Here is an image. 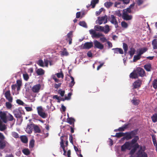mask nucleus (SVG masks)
Instances as JSON below:
<instances>
[{"mask_svg": "<svg viewBox=\"0 0 157 157\" xmlns=\"http://www.w3.org/2000/svg\"><path fill=\"white\" fill-rule=\"evenodd\" d=\"M7 142L4 140H0V149H4L6 146Z\"/></svg>", "mask_w": 157, "mask_h": 157, "instance_id": "obj_22", "label": "nucleus"}, {"mask_svg": "<svg viewBox=\"0 0 157 157\" xmlns=\"http://www.w3.org/2000/svg\"><path fill=\"white\" fill-rule=\"evenodd\" d=\"M41 87L40 85L39 84L34 86L32 89V91L34 93H37L39 91Z\"/></svg>", "mask_w": 157, "mask_h": 157, "instance_id": "obj_10", "label": "nucleus"}, {"mask_svg": "<svg viewBox=\"0 0 157 157\" xmlns=\"http://www.w3.org/2000/svg\"><path fill=\"white\" fill-rule=\"evenodd\" d=\"M115 15L118 16L119 17H120L121 16L120 11V10H117L115 11Z\"/></svg>", "mask_w": 157, "mask_h": 157, "instance_id": "obj_64", "label": "nucleus"}, {"mask_svg": "<svg viewBox=\"0 0 157 157\" xmlns=\"http://www.w3.org/2000/svg\"><path fill=\"white\" fill-rule=\"evenodd\" d=\"M122 17L124 20L126 21L130 20L132 18V16L131 15H128V13H126V12H123Z\"/></svg>", "mask_w": 157, "mask_h": 157, "instance_id": "obj_16", "label": "nucleus"}, {"mask_svg": "<svg viewBox=\"0 0 157 157\" xmlns=\"http://www.w3.org/2000/svg\"><path fill=\"white\" fill-rule=\"evenodd\" d=\"M16 102L17 104L20 105H23L24 104L23 102L20 99H17L16 100Z\"/></svg>", "mask_w": 157, "mask_h": 157, "instance_id": "obj_58", "label": "nucleus"}, {"mask_svg": "<svg viewBox=\"0 0 157 157\" xmlns=\"http://www.w3.org/2000/svg\"><path fill=\"white\" fill-rule=\"evenodd\" d=\"M22 151L24 154L26 155H30L31 153L30 151L28 148L23 149L22 150Z\"/></svg>", "mask_w": 157, "mask_h": 157, "instance_id": "obj_30", "label": "nucleus"}, {"mask_svg": "<svg viewBox=\"0 0 157 157\" xmlns=\"http://www.w3.org/2000/svg\"><path fill=\"white\" fill-rule=\"evenodd\" d=\"M93 47L92 42H87L85 43L83 45L84 49H89Z\"/></svg>", "mask_w": 157, "mask_h": 157, "instance_id": "obj_18", "label": "nucleus"}, {"mask_svg": "<svg viewBox=\"0 0 157 157\" xmlns=\"http://www.w3.org/2000/svg\"><path fill=\"white\" fill-rule=\"evenodd\" d=\"M123 48L124 50L125 54H126L127 51L128 50V46L127 44L124 43H123Z\"/></svg>", "mask_w": 157, "mask_h": 157, "instance_id": "obj_40", "label": "nucleus"}, {"mask_svg": "<svg viewBox=\"0 0 157 157\" xmlns=\"http://www.w3.org/2000/svg\"><path fill=\"white\" fill-rule=\"evenodd\" d=\"M140 147V145H139L138 143H136L135 144H134V145L132 146L133 148L132 149L136 150H137V149L139 148Z\"/></svg>", "mask_w": 157, "mask_h": 157, "instance_id": "obj_53", "label": "nucleus"}, {"mask_svg": "<svg viewBox=\"0 0 157 157\" xmlns=\"http://www.w3.org/2000/svg\"><path fill=\"white\" fill-rule=\"evenodd\" d=\"M12 102H10L9 101L6 102V106L8 109H10L12 107Z\"/></svg>", "mask_w": 157, "mask_h": 157, "instance_id": "obj_50", "label": "nucleus"}, {"mask_svg": "<svg viewBox=\"0 0 157 157\" xmlns=\"http://www.w3.org/2000/svg\"><path fill=\"white\" fill-rule=\"evenodd\" d=\"M108 20L112 24L115 25V27L116 28L118 27V25L116 18V17L114 15H111L109 17Z\"/></svg>", "mask_w": 157, "mask_h": 157, "instance_id": "obj_4", "label": "nucleus"}, {"mask_svg": "<svg viewBox=\"0 0 157 157\" xmlns=\"http://www.w3.org/2000/svg\"><path fill=\"white\" fill-rule=\"evenodd\" d=\"M34 130L35 133H40L41 130L39 127L37 125L34 124Z\"/></svg>", "mask_w": 157, "mask_h": 157, "instance_id": "obj_39", "label": "nucleus"}, {"mask_svg": "<svg viewBox=\"0 0 157 157\" xmlns=\"http://www.w3.org/2000/svg\"><path fill=\"white\" fill-rule=\"evenodd\" d=\"M12 136L15 138H17L19 137V134L17 132H12Z\"/></svg>", "mask_w": 157, "mask_h": 157, "instance_id": "obj_54", "label": "nucleus"}, {"mask_svg": "<svg viewBox=\"0 0 157 157\" xmlns=\"http://www.w3.org/2000/svg\"><path fill=\"white\" fill-rule=\"evenodd\" d=\"M135 71L140 76L144 77L146 76L145 71L143 68L140 67L137 68Z\"/></svg>", "mask_w": 157, "mask_h": 157, "instance_id": "obj_5", "label": "nucleus"}, {"mask_svg": "<svg viewBox=\"0 0 157 157\" xmlns=\"http://www.w3.org/2000/svg\"><path fill=\"white\" fill-rule=\"evenodd\" d=\"M94 48H98L100 50H102L104 48V45L100 42L95 40L94 41Z\"/></svg>", "mask_w": 157, "mask_h": 157, "instance_id": "obj_8", "label": "nucleus"}, {"mask_svg": "<svg viewBox=\"0 0 157 157\" xmlns=\"http://www.w3.org/2000/svg\"><path fill=\"white\" fill-rule=\"evenodd\" d=\"M98 18L97 21H98V23L99 25H101L103 23L105 24L107 22L108 17L106 15L100 17H99Z\"/></svg>", "mask_w": 157, "mask_h": 157, "instance_id": "obj_6", "label": "nucleus"}, {"mask_svg": "<svg viewBox=\"0 0 157 157\" xmlns=\"http://www.w3.org/2000/svg\"><path fill=\"white\" fill-rule=\"evenodd\" d=\"M152 45L154 49H157V40L156 39H154L152 41Z\"/></svg>", "mask_w": 157, "mask_h": 157, "instance_id": "obj_41", "label": "nucleus"}, {"mask_svg": "<svg viewBox=\"0 0 157 157\" xmlns=\"http://www.w3.org/2000/svg\"><path fill=\"white\" fill-rule=\"evenodd\" d=\"M143 2L144 1L143 0H137L136 1L137 4L138 6L141 5Z\"/></svg>", "mask_w": 157, "mask_h": 157, "instance_id": "obj_63", "label": "nucleus"}, {"mask_svg": "<svg viewBox=\"0 0 157 157\" xmlns=\"http://www.w3.org/2000/svg\"><path fill=\"white\" fill-rule=\"evenodd\" d=\"M121 25L122 28L125 29L127 28L128 26V24L124 21L121 22Z\"/></svg>", "mask_w": 157, "mask_h": 157, "instance_id": "obj_49", "label": "nucleus"}, {"mask_svg": "<svg viewBox=\"0 0 157 157\" xmlns=\"http://www.w3.org/2000/svg\"><path fill=\"white\" fill-rule=\"evenodd\" d=\"M34 124L32 123L28 124L26 128V132L29 134L31 133L32 131L33 128H34Z\"/></svg>", "mask_w": 157, "mask_h": 157, "instance_id": "obj_11", "label": "nucleus"}, {"mask_svg": "<svg viewBox=\"0 0 157 157\" xmlns=\"http://www.w3.org/2000/svg\"><path fill=\"white\" fill-rule=\"evenodd\" d=\"M37 64L40 66L41 67H44V62L42 59H39L38 60Z\"/></svg>", "mask_w": 157, "mask_h": 157, "instance_id": "obj_52", "label": "nucleus"}, {"mask_svg": "<svg viewBox=\"0 0 157 157\" xmlns=\"http://www.w3.org/2000/svg\"><path fill=\"white\" fill-rule=\"evenodd\" d=\"M4 95L6 99L10 102H13V98L11 96L10 90H9L6 91L4 93Z\"/></svg>", "mask_w": 157, "mask_h": 157, "instance_id": "obj_7", "label": "nucleus"}, {"mask_svg": "<svg viewBox=\"0 0 157 157\" xmlns=\"http://www.w3.org/2000/svg\"><path fill=\"white\" fill-rule=\"evenodd\" d=\"M145 70L147 71H150L151 69V65L150 63L145 65L144 67Z\"/></svg>", "mask_w": 157, "mask_h": 157, "instance_id": "obj_27", "label": "nucleus"}, {"mask_svg": "<svg viewBox=\"0 0 157 157\" xmlns=\"http://www.w3.org/2000/svg\"><path fill=\"white\" fill-rule=\"evenodd\" d=\"M68 55V53L66 49H64L62 53V55L64 56H67Z\"/></svg>", "mask_w": 157, "mask_h": 157, "instance_id": "obj_60", "label": "nucleus"}, {"mask_svg": "<svg viewBox=\"0 0 157 157\" xmlns=\"http://www.w3.org/2000/svg\"><path fill=\"white\" fill-rule=\"evenodd\" d=\"M95 30L97 31H104V27L99 25H96L94 27Z\"/></svg>", "mask_w": 157, "mask_h": 157, "instance_id": "obj_23", "label": "nucleus"}, {"mask_svg": "<svg viewBox=\"0 0 157 157\" xmlns=\"http://www.w3.org/2000/svg\"><path fill=\"white\" fill-rule=\"evenodd\" d=\"M38 114L43 118H45L47 117V115L44 112V110L41 106H38L37 108Z\"/></svg>", "mask_w": 157, "mask_h": 157, "instance_id": "obj_3", "label": "nucleus"}, {"mask_svg": "<svg viewBox=\"0 0 157 157\" xmlns=\"http://www.w3.org/2000/svg\"><path fill=\"white\" fill-rule=\"evenodd\" d=\"M103 10V8H101V9H99V11H96V16H98L99 14H100L101 12Z\"/></svg>", "mask_w": 157, "mask_h": 157, "instance_id": "obj_61", "label": "nucleus"}, {"mask_svg": "<svg viewBox=\"0 0 157 157\" xmlns=\"http://www.w3.org/2000/svg\"><path fill=\"white\" fill-rule=\"evenodd\" d=\"M138 131V129H137L131 132H125V134H127L126 137L128 138L129 140L132 139L133 137H134L135 136H137Z\"/></svg>", "mask_w": 157, "mask_h": 157, "instance_id": "obj_1", "label": "nucleus"}, {"mask_svg": "<svg viewBox=\"0 0 157 157\" xmlns=\"http://www.w3.org/2000/svg\"><path fill=\"white\" fill-rule=\"evenodd\" d=\"M113 4V3L111 2H107L105 3V6L107 8L110 7Z\"/></svg>", "mask_w": 157, "mask_h": 157, "instance_id": "obj_45", "label": "nucleus"}, {"mask_svg": "<svg viewBox=\"0 0 157 157\" xmlns=\"http://www.w3.org/2000/svg\"><path fill=\"white\" fill-rule=\"evenodd\" d=\"M21 142L24 144H27L28 142V139L27 137L25 135L21 136L20 137Z\"/></svg>", "mask_w": 157, "mask_h": 157, "instance_id": "obj_19", "label": "nucleus"}, {"mask_svg": "<svg viewBox=\"0 0 157 157\" xmlns=\"http://www.w3.org/2000/svg\"><path fill=\"white\" fill-rule=\"evenodd\" d=\"M23 77L24 79L26 81H27L29 78L28 75L27 73L24 74H23Z\"/></svg>", "mask_w": 157, "mask_h": 157, "instance_id": "obj_55", "label": "nucleus"}, {"mask_svg": "<svg viewBox=\"0 0 157 157\" xmlns=\"http://www.w3.org/2000/svg\"><path fill=\"white\" fill-rule=\"evenodd\" d=\"M68 136L67 135H63L62 136H61L60 137V139L61 142L62 140L63 142V144H64V142L65 141V147H67L68 146V141L67 140Z\"/></svg>", "mask_w": 157, "mask_h": 157, "instance_id": "obj_9", "label": "nucleus"}, {"mask_svg": "<svg viewBox=\"0 0 157 157\" xmlns=\"http://www.w3.org/2000/svg\"><path fill=\"white\" fill-rule=\"evenodd\" d=\"M79 25L84 27L86 28L87 27V24L84 21H80L79 23Z\"/></svg>", "mask_w": 157, "mask_h": 157, "instance_id": "obj_51", "label": "nucleus"}, {"mask_svg": "<svg viewBox=\"0 0 157 157\" xmlns=\"http://www.w3.org/2000/svg\"><path fill=\"white\" fill-rule=\"evenodd\" d=\"M56 75L58 78H63L64 77V75L62 71H61L60 72L56 73Z\"/></svg>", "mask_w": 157, "mask_h": 157, "instance_id": "obj_47", "label": "nucleus"}, {"mask_svg": "<svg viewBox=\"0 0 157 157\" xmlns=\"http://www.w3.org/2000/svg\"><path fill=\"white\" fill-rule=\"evenodd\" d=\"M67 122L70 124H73V127H74V122L75 121V119L72 117L68 118L67 119Z\"/></svg>", "mask_w": 157, "mask_h": 157, "instance_id": "obj_26", "label": "nucleus"}, {"mask_svg": "<svg viewBox=\"0 0 157 157\" xmlns=\"http://www.w3.org/2000/svg\"><path fill=\"white\" fill-rule=\"evenodd\" d=\"M129 77L132 79H136L138 78L137 73L136 72L135 70H134L129 75Z\"/></svg>", "mask_w": 157, "mask_h": 157, "instance_id": "obj_21", "label": "nucleus"}, {"mask_svg": "<svg viewBox=\"0 0 157 157\" xmlns=\"http://www.w3.org/2000/svg\"><path fill=\"white\" fill-rule=\"evenodd\" d=\"M90 34L91 35L93 38H99L101 36H104V35L102 33H96V31L93 29H91L89 30Z\"/></svg>", "mask_w": 157, "mask_h": 157, "instance_id": "obj_2", "label": "nucleus"}, {"mask_svg": "<svg viewBox=\"0 0 157 157\" xmlns=\"http://www.w3.org/2000/svg\"><path fill=\"white\" fill-rule=\"evenodd\" d=\"M152 138V141L153 142V144H154V143H155L156 142V139L155 136V135L152 134L151 135Z\"/></svg>", "mask_w": 157, "mask_h": 157, "instance_id": "obj_62", "label": "nucleus"}, {"mask_svg": "<svg viewBox=\"0 0 157 157\" xmlns=\"http://www.w3.org/2000/svg\"><path fill=\"white\" fill-rule=\"evenodd\" d=\"M0 117L5 123L7 122L6 115V113L2 111L0 112Z\"/></svg>", "mask_w": 157, "mask_h": 157, "instance_id": "obj_14", "label": "nucleus"}, {"mask_svg": "<svg viewBox=\"0 0 157 157\" xmlns=\"http://www.w3.org/2000/svg\"><path fill=\"white\" fill-rule=\"evenodd\" d=\"M110 31V29L109 26L108 25H106L105 26V29L104 28V31L103 32H104V33L105 34L107 33Z\"/></svg>", "mask_w": 157, "mask_h": 157, "instance_id": "obj_44", "label": "nucleus"}, {"mask_svg": "<svg viewBox=\"0 0 157 157\" xmlns=\"http://www.w3.org/2000/svg\"><path fill=\"white\" fill-rule=\"evenodd\" d=\"M147 50V48H141L139 49L138 54L139 55L141 56L144 54V53L146 52Z\"/></svg>", "mask_w": 157, "mask_h": 157, "instance_id": "obj_24", "label": "nucleus"}, {"mask_svg": "<svg viewBox=\"0 0 157 157\" xmlns=\"http://www.w3.org/2000/svg\"><path fill=\"white\" fill-rule=\"evenodd\" d=\"M139 140V137L138 136H136L134 137L133 139H132L131 143H130V145H133L136 143V142Z\"/></svg>", "mask_w": 157, "mask_h": 157, "instance_id": "obj_29", "label": "nucleus"}, {"mask_svg": "<svg viewBox=\"0 0 157 157\" xmlns=\"http://www.w3.org/2000/svg\"><path fill=\"white\" fill-rule=\"evenodd\" d=\"M130 146V144L129 142H125L121 147V151H125L126 149H128Z\"/></svg>", "mask_w": 157, "mask_h": 157, "instance_id": "obj_17", "label": "nucleus"}, {"mask_svg": "<svg viewBox=\"0 0 157 157\" xmlns=\"http://www.w3.org/2000/svg\"><path fill=\"white\" fill-rule=\"evenodd\" d=\"M34 143L35 140L33 139H32L30 140L29 146V147L30 149L34 147Z\"/></svg>", "mask_w": 157, "mask_h": 157, "instance_id": "obj_38", "label": "nucleus"}, {"mask_svg": "<svg viewBox=\"0 0 157 157\" xmlns=\"http://www.w3.org/2000/svg\"><path fill=\"white\" fill-rule=\"evenodd\" d=\"M99 2V0H92L91 2L90 5L92 6V8H94L96 4L98 3Z\"/></svg>", "mask_w": 157, "mask_h": 157, "instance_id": "obj_36", "label": "nucleus"}, {"mask_svg": "<svg viewBox=\"0 0 157 157\" xmlns=\"http://www.w3.org/2000/svg\"><path fill=\"white\" fill-rule=\"evenodd\" d=\"M112 50H113L115 54H122L124 53V52L122 49L121 48H113Z\"/></svg>", "mask_w": 157, "mask_h": 157, "instance_id": "obj_20", "label": "nucleus"}, {"mask_svg": "<svg viewBox=\"0 0 157 157\" xmlns=\"http://www.w3.org/2000/svg\"><path fill=\"white\" fill-rule=\"evenodd\" d=\"M58 93L61 97H63L64 96L65 91L64 90H59Z\"/></svg>", "mask_w": 157, "mask_h": 157, "instance_id": "obj_57", "label": "nucleus"}, {"mask_svg": "<svg viewBox=\"0 0 157 157\" xmlns=\"http://www.w3.org/2000/svg\"><path fill=\"white\" fill-rule=\"evenodd\" d=\"M36 73L38 75H42L44 74V71L42 68H39L36 70Z\"/></svg>", "mask_w": 157, "mask_h": 157, "instance_id": "obj_34", "label": "nucleus"}, {"mask_svg": "<svg viewBox=\"0 0 157 157\" xmlns=\"http://www.w3.org/2000/svg\"><path fill=\"white\" fill-rule=\"evenodd\" d=\"M6 125L3 124L1 120L0 119V131H3L6 129Z\"/></svg>", "mask_w": 157, "mask_h": 157, "instance_id": "obj_31", "label": "nucleus"}, {"mask_svg": "<svg viewBox=\"0 0 157 157\" xmlns=\"http://www.w3.org/2000/svg\"><path fill=\"white\" fill-rule=\"evenodd\" d=\"M128 124H124L122 127H120L118 128L119 131H124L125 129L128 128Z\"/></svg>", "mask_w": 157, "mask_h": 157, "instance_id": "obj_35", "label": "nucleus"}, {"mask_svg": "<svg viewBox=\"0 0 157 157\" xmlns=\"http://www.w3.org/2000/svg\"><path fill=\"white\" fill-rule=\"evenodd\" d=\"M13 113L15 117L17 118H20L22 117V113L19 109H16L14 110Z\"/></svg>", "mask_w": 157, "mask_h": 157, "instance_id": "obj_12", "label": "nucleus"}, {"mask_svg": "<svg viewBox=\"0 0 157 157\" xmlns=\"http://www.w3.org/2000/svg\"><path fill=\"white\" fill-rule=\"evenodd\" d=\"M141 58V56L139 55V54H137L136 55H135L133 57V62H135L136 61L139 60Z\"/></svg>", "mask_w": 157, "mask_h": 157, "instance_id": "obj_46", "label": "nucleus"}, {"mask_svg": "<svg viewBox=\"0 0 157 157\" xmlns=\"http://www.w3.org/2000/svg\"><path fill=\"white\" fill-rule=\"evenodd\" d=\"M60 147L63 149V155L65 156L66 155V150H65V146L64 144H63V142L62 140V141L61 142H60Z\"/></svg>", "mask_w": 157, "mask_h": 157, "instance_id": "obj_33", "label": "nucleus"}, {"mask_svg": "<svg viewBox=\"0 0 157 157\" xmlns=\"http://www.w3.org/2000/svg\"><path fill=\"white\" fill-rule=\"evenodd\" d=\"M152 86L155 89H157V79H155L153 82Z\"/></svg>", "mask_w": 157, "mask_h": 157, "instance_id": "obj_48", "label": "nucleus"}, {"mask_svg": "<svg viewBox=\"0 0 157 157\" xmlns=\"http://www.w3.org/2000/svg\"><path fill=\"white\" fill-rule=\"evenodd\" d=\"M67 38L66 39V40L67 42L69 41V44H71L72 43V32L70 31L67 33Z\"/></svg>", "mask_w": 157, "mask_h": 157, "instance_id": "obj_13", "label": "nucleus"}, {"mask_svg": "<svg viewBox=\"0 0 157 157\" xmlns=\"http://www.w3.org/2000/svg\"><path fill=\"white\" fill-rule=\"evenodd\" d=\"M70 71H69V73L70 74V75H68V76L70 77V78H71V82L69 83V85L70 87H72L75 84V82L74 81V78L71 76V74L70 73Z\"/></svg>", "mask_w": 157, "mask_h": 157, "instance_id": "obj_25", "label": "nucleus"}, {"mask_svg": "<svg viewBox=\"0 0 157 157\" xmlns=\"http://www.w3.org/2000/svg\"><path fill=\"white\" fill-rule=\"evenodd\" d=\"M142 81L141 80L138 79L135 81L133 83V86L134 89H136L140 87Z\"/></svg>", "mask_w": 157, "mask_h": 157, "instance_id": "obj_15", "label": "nucleus"}, {"mask_svg": "<svg viewBox=\"0 0 157 157\" xmlns=\"http://www.w3.org/2000/svg\"><path fill=\"white\" fill-rule=\"evenodd\" d=\"M74 148L79 157H83L82 155L81 154V150L80 149L79 150L78 148L75 146H74Z\"/></svg>", "mask_w": 157, "mask_h": 157, "instance_id": "obj_28", "label": "nucleus"}, {"mask_svg": "<svg viewBox=\"0 0 157 157\" xmlns=\"http://www.w3.org/2000/svg\"><path fill=\"white\" fill-rule=\"evenodd\" d=\"M131 102L134 105H138L140 103L139 100L134 99L131 101Z\"/></svg>", "mask_w": 157, "mask_h": 157, "instance_id": "obj_43", "label": "nucleus"}, {"mask_svg": "<svg viewBox=\"0 0 157 157\" xmlns=\"http://www.w3.org/2000/svg\"><path fill=\"white\" fill-rule=\"evenodd\" d=\"M136 52L135 49L133 48H130L129 53L130 56L132 57L134 54H135Z\"/></svg>", "mask_w": 157, "mask_h": 157, "instance_id": "obj_42", "label": "nucleus"}, {"mask_svg": "<svg viewBox=\"0 0 157 157\" xmlns=\"http://www.w3.org/2000/svg\"><path fill=\"white\" fill-rule=\"evenodd\" d=\"M141 155L140 156L139 155H138L139 156L138 157H147V154L145 152H144L142 153V152H141L140 153V155Z\"/></svg>", "mask_w": 157, "mask_h": 157, "instance_id": "obj_56", "label": "nucleus"}, {"mask_svg": "<svg viewBox=\"0 0 157 157\" xmlns=\"http://www.w3.org/2000/svg\"><path fill=\"white\" fill-rule=\"evenodd\" d=\"M7 118L8 120L10 121H13L14 119L13 117L11 114H9V116L7 117Z\"/></svg>", "mask_w": 157, "mask_h": 157, "instance_id": "obj_59", "label": "nucleus"}, {"mask_svg": "<svg viewBox=\"0 0 157 157\" xmlns=\"http://www.w3.org/2000/svg\"><path fill=\"white\" fill-rule=\"evenodd\" d=\"M151 118L153 122L155 123L157 122V113L153 114L151 117Z\"/></svg>", "mask_w": 157, "mask_h": 157, "instance_id": "obj_37", "label": "nucleus"}, {"mask_svg": "<svg viewBox=\"0 0 157 157\" xmlns=\"http://www.w3.org/2000/svg\"><path fill=\"white\" fill-rule=\"evenodd\" d=\"M125 133L123 132H118L116 134V135L114 136H112L113 137H115L118 138H119L122 136H125Z\"/></svg>", "mask_w": 157, "mask_h": 157, "instance_id": "obj_32", "label": "nucleus"}]
</instances>
